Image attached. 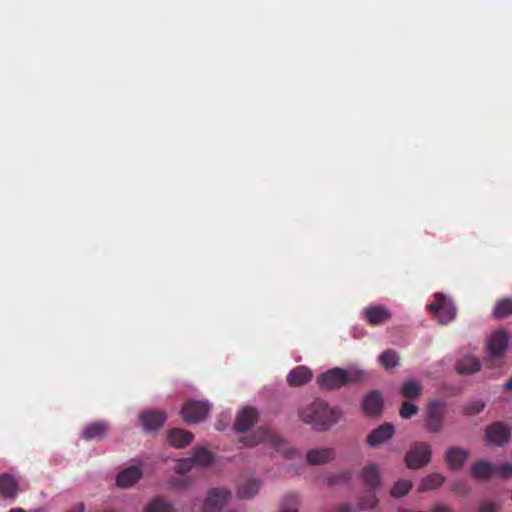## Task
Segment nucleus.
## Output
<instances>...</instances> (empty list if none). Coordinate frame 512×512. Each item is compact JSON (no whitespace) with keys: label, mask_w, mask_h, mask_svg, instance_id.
I'll list each match as a JSON object with an SVG mask.
<instances>
[{"label":"nucleus","mask_w":512,"mask_h":512,"mask_svg":"<svg viewBox=\"0 0 512 512\" xmlns=\"http://www.w3.org/2000/svg\"><path fill=\"white\" fill-rule=\"evenodd\" d=\"M300 419L317 431H326L335 425L342 416L338 407H332L322 399H315L299 412Z\"/></svg>","instance_id":"1"},{"label":"nucleus","mask_w":512,"mask_h":512,"mask_svg":"<svg viewBox=\"0 0 512 512\" xmlns=\"http://www.w3.org/2000/svg\"><path fill=\"white\" fill-rule=\"evenodd\" d=\"M447 405L443 401L432 400L424 410V426L429 433H440L444 427Z\"/></svg>","instance_id":"2"},{"label":"nucleus","mask_w":512,"mask_h":512,"mask_svg":"<svg viewBox=\"0 0 512 512\" xmlns=\"http://www.w3.org/2000/svg\"><path fill=\"white\" fill-rule=\"evenodd\" d=\"M430 444L423 441L413 443L406 452L404 462L409 469L418 470L425 467L431 460Z\"/></svg>","instance_id":"3"},{"label":"nucleus","mask_w":512,"mask_h":512,"mask_svg":"<svg viewBox=\"0 0 512 512\" xmlns=\"http://www.w3.org/2000/svg\"><path fill=\"white\" fill-rule=\"evenodd\" d=\"M427 309L434 315L438 316L441 324H447L456 316V309L452 302L443 294L436 293L434 300L427 305Z\"/></svg>","instance_id":"4"},{"label":"nucleus","mask_w":512,"mask_h":512,"mask_svg":"<svg viewBox=\"0 0 512 512\" xmlns=\"http://www.w3.org/2000/svg\"><path fill=\"white\" fill-rule=\"evenodd\" d=\"M509 336L506 330L500 329L494 331L487 340L486 348L491 361L501 360L507 350Z\"/></svg>","instance_id":"5"},{"label":"nucleus","mask_w":512,"mask_h":512,"mask_svg":"<svg viewBox=\"0 0 512 512\" xmlns=\"http://www.w3.org/2000/svg\"><path fill=\"white\" fill-rule=\"evenodd\" d=\"M317 384L321 389L327 391L338 390L347 386L344 369L336 367L320 374L317 378Z\"/></svg>","instance_id":"6"},{"label":"nucleus","mask_w":512,"mask_h":512,"mask_svg":"<svg viewBox=\"0 0 512 512\" xmlns=\"http://www.w3.org/2000/svg\"><path fill=\"white\" fill-rule=\"evenodd\" d=\"M209 410L207 402L190 400L183 405L181 415L186 422L198 423L206 418Z\"/></svg>","instance_id":"7"},{"label":"nucleus","mask_w":512,"mask_h":512,"mask_svg":"<svg viewBox=\"0 0 512 512\" xmlns=\"http://www.w3.org/2000/svg\"><path fill=\"white\" fill-rule=\"evenodd\" d=\"M486 440L494 446H504L511 437L510 427L503 422H494L485 430Z\"/></svg>","instance_id":"8"},{"label":"nucleus","mask_w":512,"mask_h":512,"mask_svg":"<svg viewBox=\"0 0 512 512\" xmlns=\"http://www.w3.org/2000/svg\"><path fill=\"white\" fill-rule=\"evenodd\" d=\"M383 406V395L378 390L368 392L362 401V410L370 417H379L383 410Z\"/></svg>","instance_id":"9"},{"label":"nucleus","mask_w":512,"mask_h":512,"mask_svg":"<svg viewBox=\"0 0 512 512\" xmlns=\"http://www.w3.org/2000/svg\"><path fill=\"white\" fill-rule=\"evenodd\" d=\"M230 497H231L230 491H228L224 488L212 489L209 492V494L204 502V511L205 512L220 511Z\"/></svg>","instance_id":"10"},{"label":"nucleus","mask_w":512,"mask_h":512,"mask_svg":"<svg viewBox=\"0 0 512 512\" xmlns=\"http://www.w3.org/2000/svg\"><path fill=\"white\" fill-rule=\"evenodd\" d=\"M395 433V428L391 423H383L373 429L367 437V444L371 447L379 446L390 440Z\"/></svg>","instance_id":"11"},{"label":"nucleus","mask_w":512,"mask_h":512,"mask_svg":"<svg viewBox=\"0 0 512 512\" xmlns=\"http://www.w3.org/2000/svg\"><path fill=\"white\" fill-rule=\"evenodd\" d=\"M364 318L370 325L377 326L388 322L391 313L382 305H371L364 309Z\"/></svg>","instance_id":"12"},{"label":"nucleus","mask_w":512,"mask_h":512,"mask_svg":"<svg viewBox=\"0 0 512 512\" xmlns=\"http://www.w3.org/2000/svg\"><path fill=\"white\" fill-rule=\"evenodd\" d=\"M109 429V424L104 421L92 422L82 429L81 436L86 441H100L105 438Z\"/></svg>","instance_id":"13"},{"label":"nucleus","mask_w":512,"mask_h":512,"mask_svg":"<svg viewBox=\"0 0 512 512\" xmlns=\"http://www.w3.org/2000/svg\"><path fill=\"white\" fill-rule=\"evenodd\" d=\"M257 418L258 412L255 408H243L237 415L234 423V429L238 432H245L255 424Z\"/></svg>","instance_id":"14"},{"label":"nucleus","mask_w":512,"mask_h":512,"mask_svg":"<svg viewBox=\"0 0 512 512\" xmlns=\"http://www.w3.org/2000/svg\"><path fill=\"white\" fill-rule=\"evenodd\" d=\"M139 420L145 431H154L163 426L166 414L162 411H148L142 413Z\"/></svg>","instance_id":"15"},{"label":"nucleus","mask_w":512,"mask_h":512,"mask_svg":"<svg viewBox=\"0 0 512 512\" xmlns=\"http://www.w3.org/2000/svg\"><path fill=\"white\" fill-rule=\"evenodd\" d=\"M469 453L460 447H450L445 452V462L452 470L460 469L467 461Z\"/></svg>","instance_id":"16"},{"label":"nucleus","mask_w":512,"mask_h":512,"mask_svg":"<svg viewBox=\"0 0 512 512\" xmlns=\"http://www.w3.org/2000/svg\"><path fill=\"white\" fill-rule=\"evenodd\" d=\"M194 439V435L181 428H172L167 432L168 443L175 448H184Z\"/></svg>","instance_id":"17"},{"label":"nucleus","mask_w":512,"mask_h":512,"mask_svg":"<svg viewBox=\"0 0 512 512\" xmlns=\"http://www.w3.org/2000/svg\"><path fill=\"white\" fill-rule=\"evenodd\" d=\"M142 474L140 467L130 466L118 473L116 483L122 488L131 487L142 477Z\"/></svg>","instance_id":"18"},{"label":"nucleus","mask_w":512,"mask_h":512,"mask_svg":"<svg viewBox=\"0 0 512 512\" xmlns=\"http://www.w3.org/2000/svg\"><path fill=\"white\" fill-rule=\"evenodd\" d=\"M335 455L332 448H315L307 452L306 458L310 465H322L332 461Z\"/></svg>","instance_id":"19"},{"label":"nucleus","mask_w":512,"mask_h":512,"mask_svg":"<svg viewBox=\"0 0 512 512\" xmlns=\"http://www.w3.org/2000/svg\"><path fill=\"white\" fill-rule=\"evenodd\" d=\"M312 378V372L305 366H297L287 375V383L291 387H299L308 383Z\"/></svg>","instance_id":"20"},{"label":"nucleus","mask_w":512,"mask_h":512,"mask_svg":"<svg viewBox=\"0 0 512 512\" xmlns=\"http://www.w3.org/2000/svg\"><path fill=\"white\" fill-rule=\"evenodd\" d=\"M470 472L478 480H487L496 475L497 466L490 462L478 461L471 466Z\"/></svg>","instance_id":"21"},{"label":"nucleus","mask_w":512,"mask_h":512,"mask_svg":"<svg viewBox=\"0 0 512 512\" xmlns=\"http://www.w3.org/2000/svg\"><path fill=\"white\" fill-rule=\"evenodd\" d=\"M363 482L371 489L375 490L380 486V471L375 464H368L361 471Z\"/></svg>","instance_id":"22"},{"label":"nucleus","mask_w":512,"mask_h":512,"mask_svg":"<svg viewBox=\"0 0 512 512\" xmlns=\"http://www.w3.org/2000/svg\"><path fill=\"white\" fill-rule=\"evenodd\" d=\"M481 364L478 358L474 356H465L461 358L456 364V370L459 374H471L478 372Z\"/></svg>","instance_id":"23"},{"label":"nucleus","mask_w":512,"mask_h":512,"mask_svg":"<svg viewBox=\"0 0 512 512\" xmlns=\"http://www.w3.org/2000/svg\"><path fill=\"white\" fill-rule=\"evenodd\" d=\"M18 487L15 479L3 474L0 476V494L4 498H14L17 495Z\"/></svg>","instance_id":"24"},{"label":"nucleus","mask_w":512,"mask_h":512,"mask_svg":"<svg viewBox=\"0 0 512 512\" xmlns=\"http://www.w3.org/2000/svg\"><path fill=\"white\" fill-rule=\"evenodd\" d=\"M492 315L496 319H505L512 315V299L505 297L498 300L493 308Z\"/></svg>","instance_id":"25"},{"label":"nucleus","mask_w":512,"mask_h":512,"mask_svg":"<svg viewBox=\"0 0 512 512\" xmlns=\"http://www.w3.org/2000/svg\"><path fill=\"white\" fill-rule=\"evenodd\" d=\"M260 489V482L256 479H249L238 488V496L241 499H249L255 496Z\"/></svg>","instance_id":"26"},{"label":"nucleus","mask_w":512,"mask_h":512,"mask_svg":"<svg viewBox=\"0 0 512 512\" xmlns=\"http://www.w3.org/2000/svg\"><path fill=\"white\" fill-rule=\"evenodd\" d=\"M444 480L445 478L442 474L437 472L431 473L421 480L419 491L434 490L440 487Z\"/></svg>","instance_id":"27"},{"label":"nucleus","mask_w":512,"mask_h":512,"mask_svg":"<svg viewBox=\"0 0 512 512\" xmlns=\"http://www.w3.org/2000/svg\"><path fill=\"white\" fill-rule=\"evenodd\" d=\"M344 374L346 378V385L362 383L370 375L368 371L356 367L344 369Z\"/></svg>","instance_id":"28"},{"label":"nucleus","mask_w":512,"mask_h":512,"mask_svg":"<svg viewBox=\"0 0 512 512\" xmlns=\"http://www.w3.org/2000/svg\"><path fill=\"white\" fill-rule=\"evenodd\" d=\"M193 465L208 466L213 462V454L204 447L195 449L190 457Z\"/></svg>","instance_id":"29"},{"label":"nucleus","mask_w":512,"mask_h":512,"mask_svg":"<svg viewBox=\"0 0 512 512\" xmlns=\"http://www.w3.org/2000/svg\"><path fill=\"white\" fill-rule=\"evenodd\" d=\"M421 385L415 380L406 381L401 389V394L406 399H415L421 395Z\"/></svg>","instance_id":"30"},{"label":"nucleus","mask_w":512,"mask_h":512,"mask_svg":"<svg viewBox=\"0 0 512 512\" xmlns=\"http://www.w3.org/2000/svg\"><path fill=\"white\" fill-rule=\"evenodd\" d=\"M145 512H174V508L172 504L167 502L164 498L156 497L148 504Z\"/></svg>","instance_id":"31"},{"label":"nucleus","mask_w":512,"mask_h":512,"mask_svg":"<svg viewBox=\"0 0 512 512\" xmlns=\"http://www.w3.org/2000/svg\"><path fill=\"white\" fill-rule=\"evenodd\" d=\"M379 362L386 369L394 368L399 364V355L396 351L388 349L379 356Z\"/></svg>","instance_id":"32"},{"label":"nucleus","mask_w":512,"mask_h":512,"mask_svg":"<svg viewBox=\"0 0 512 512\" xmlns=\"http://www.w3.org/2000/svg\"><path fill=\"white\" fill-rule=\"evenodd\" d=\"M412 488V482L407 479L398 480L391 488L390 494L395 498L405 496Z\"/></svg>","instance_id":"33"},{"label":"nucleus","mask_w":512,"mask_h":512,"mask_svg":"<svg viewBox=\"0 0 512 512\" xmlns=\"http://www.w3.org/2000/svg\"><path fill=\"white\" fill-rule=\"evenodd\" d=\"M298 496L295 493L287 494L281 503L280 512H298Z\"/></svg>","instance_id":"34"},{"label":"nucleus","mask_w":512,"mask_h":512,"mask_svg":"<svg viewBox=\"0 0 512 512\" xmlns=\"http://www.w3.org/2000/svg\"><path fill=\"white\" fill-rule=\"evenodd\" d=\"M378 504V499L373 491H369L366 495L362 496L358 501V509H373Z\"/></svg>","instance_id":"35"},{"label":"nucleus","mask_w":512,"mask_h":512,"mask_svg":"<svg viewBox=\"0 0 512 512\" xmlns=\"http://www.w3.org/2000/svg\"><path fill=\"white\" fill-rule=\"evenodd\" d=\"M419 411V407L411 402L404 401L399 409V415L403 419H410Z\"/></svg>","instance_id":"36"},{"label":"nucleus","mask_w":512,"mask_h":512,"mask_svg":"<svg viewBox=\"0 0 512 512\" xmlns=\"http://www.w3.org/2000/svg\"><path fill=\"white\" fill-rule=\"evenodd\" d=\"M485 403L483 401H473L464 406L463 412L468 416H474L483 411Z\"/></svg>","instance_id":"37"},{"label":"nucleus","mask_w":512,"mask_h":512,"mask_svg":"<svg viewBox=\"0 0 512 512\" xmlns=\"http://www.w3.org/2000/svg\"><path fill=\"white\" fill-rule=\"evenodd\" d=\"M351 478V473L349 471H342L338 474L331 475L327 478V482L329 485H335L340 482H346Z\"/></svg>","instance_id":"38"},{"label":"nucleus","mask_w":512,"mask_h":512,"mask_svg":"<svg viewBox=\"0 0 512 512\" xmlns=\"http://www.w3.org/2000/svg\"><path fill=\"white\" fill-rule=\"evenodd\" d=\"M194 465L192 464V460L189 458H186V459H182L181 461H179L175 466H174V470L176 473L178 474H185L187 473L188 471H190L192 469Z\"/></svg>","instance_id":"39"},{"label":"nucleus","mask_w":512,"mask_h":512,"mask_svg":"<svg viewBox=\"0 0 512 512\" xmlns=\"http://www.w3.org/2000/svg\"><path fill=\"white\" fill-rule=\"evenodd\" d=\"M497 466V473L496 475H499L503 478H509L512 476V465L510 463H502Z\"/></svg>","instance_id":"40"},{"label":"nucleus","mask_w":512,"mask_h":512,"mask_svg":"<svg viewBox=\"0 0 512 512\" xmlns=\"http://www.w3.org/2000/svg\"><path fill=\"white\" fill-rule=\"evenodd\" d=\"M452 490L459 494H465L468 492L469 487L466 481L464 480H456L452 483Z\"/></svg>","instance_id":"41"},{"label":"nucleus","mask_w":512,"mask_h":512,"mask_svg":"<svg viewBox=\"0 0 512 512\" xmlns=\"http://www.w3.org/2000/svg\"><path fill=\"white\" fill-rule=\"evenodd\" d=\"M273 439V433L269 429H261L258 431V439L254 443L271 441Z\"/></svg>","instance_id":"42"},{"label":"nucleus","mask_w":512,"mask_h":512,"mask_svg":"<svg viewBox=\"0 0 512 512\" xmlns=\"http://www.w3.org/2000/svg\"><path fill=\"white\" fill-rule=\"evenodd\" d=\"M477 512H496V506L493 503L487 502L481 505Z\"/></svg>","instance_id":"43"},{"label":"nucleus","mask_w":512,"mask_h":512,"mask_svg":"<svg viewBox=\"0 0 512 512\" xmlns=\"http://www.w3.org/2000/svg\"><path fill=\"white\" fill-rule=\"evenodd\" d=\"M85 511V505L81 502L78 503L73 509L68 510L66 512H84Z\"/></svg>","instance_id":"44"},{"label":"nucleus","mask_w":512,"mask_h":512,"mask_svg":"<svg viewBox=\"0 0 512 512\" xmlns=\"http://www.w3.org/2000/svg\"><path fill=\"white\" fill-rule=\"evenodd\" d=\"M505 388L512 391V377L505 383Z\"/></svg>","instance_id":"45"},{"label":"nucleus","mask_w":512,"mask_h":512,"mask_svg":"<svg viewBox=\"0 0 512 512\" xmlns=\"http://www.w3.org/2000/svg\"><path fill=\"white\" fill-rule=\"evenodd\" d=\"M9 512H25V510L22 508H13Z\"/></svg>","instance_id":"46"},{"label":"nucleus","mask_w":512,"mask_h":512,"mask_svg":"<svg viewBox=\"0 0 512 512\" xmlns=\"http://www.w3.org/2000/svg\"><path fill=\"white\" fill-rule=\"evenodd\" d=\"M216 429L221 430V429H222V427H220V425H218V424H217V425H216Z\"/></svg>","instance_id":"47"}]
</instances>
